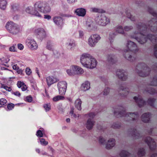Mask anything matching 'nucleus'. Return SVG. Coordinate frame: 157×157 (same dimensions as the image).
<instances>
[{
	"instance_id": "nucleus-44",
	"label": "nucleus",
	"mask_w": 157,
	"mask_h": 157,
	"mask_svg": "<svg viewBox=\"0 0 157 157\" xmlns=\"http://www.w3.org/2000/svg\"><path fill=\"white\" fill-rule=\"evenodd\" d=\"M69 48L71 49H73V48L75 46V41L73 40H71L69 41Z\"/></svg>"
},
{
	"instance_id": "nucleus-36",
	"label": "nucleus",
	"mask_w": 157,
	"mask_h": 157,
	"mask_svg": "<svg viewBox=\"0 0 157 157\" xmlns=\"http://www.w3.org/2000/svg\"><path fill=\"white\" fill-rule=\"evenodd\" d=\"M148 11L151 14L157 19V13L154 11L150 7H148Z\"/></svg>"
},
{
	"instance_id": "nucleus-47",
	"label": "nucleus",
	"mask_w": 157,
	"mask_h": 157,
	"mask_svg": "<svg viewBox=\"0 0 157 157\" xmlns=\"http://www.w3.org/2000/svg\"><path fill=\"white\" fill-rule=\"evenodd\" d=\"M121 127V124L118 123H114L112 125V127L114 128H118Z\"/></svg>"
},
{
	"instance_id": "nucleus-5",
	"label": "nucleus",
	"mask_w": 157,
	"mask_h": 157,
	"mask_svg": "<svg viewBox=\"0 0 157 157\" xmlns=\"http://www.w3.org/2000/svg\"><path fill=\"white\" fill-rule=\"evenodd\" d=\"M136 71L140 76L145 77L149 75L151 70L145 63H140L136 66Z\"/></svg>"
},
{
	"instance_id": "nucleus-58",
	"label": "nucleus",
	"mask_w": 157,
	"mask_h": 157,
	"mask_svg": "<svg viewBox=\"0 0 157 157\" xmlns=\"http://www.w3.org/2000/svg\"><path fill=\"white\" fill-rule=\"evenodd\" d=\"M154 55L156 58H157V44L155 45L154 47Z\"/></svg>"
},
{
	"instance_id": "nucleus-17",
	"label": "nucleus",
	"mask_w": 157,
	"mask_h": 157,
	"mask_svg": "<svg viewBox=\"0 0 157 157\" xmlns=\"http://www.w3.org/2000/svg\"><path fill=\"white\" fill-rule=\"evenodd\" d=\"M59 80L56 76H49L46 78V81L48 86L49 87L52 85L58 82Z\"/></svg>"
},
{
	"instance_id": "nucleus-6",
	"label": "nucleus",
	"mask_w": 157,
	"mask_h": 157,
	"mask_svg": "<svg viewBox=\"0 0 157 157\" xmlns=\"http://www.w3.org/2000/svg\"><path fill=\"white\" fill-rule=\"evenodd\" d=\"M34 7L36 10L44 13H48L51 11L50 7L44 1L36 2L34 5Z\"/></svg>"
},
{
	"instance_id": "nucleus-46",
	"label": "nucleus",
	"mask_w": 157,
	"mask_h": 157,
	"mask_svg": "<svg viewBox=\"0 0 157 157\" xmlns=\"http://www.w3.org/2000/svg\"><path fill=\"white\" fill-rule=\"evenodd\" d=\"M24 100L26 101L31 102L33 101V98L31 95H29L26 97Z\"/></svg>"
},
{
	"instance_id": "nucleus-40",
	"label": "nucleus",
	"mask_w": 157,
	"mask_h": 157,
	"mask_svg": "<svg viewBox=\"0 0 157 157\" xmlns=\"http://www.w3.org/2000/svg\"><path fill=\"white\" fill-rule=\"evenodd\" d=\"M150 85L153 86H156L157 85V76H155L153 78L152 81L150 83Z\"/></svg>"
},
{
	"instance_id": "nucleus-20",
	"label": "nucleus",
	"mask_w": 157,
	"mask_h": 157,
	"mask_svg": "<svg viewBox=\"0 0 157 157\" xmlns=\"http://www.w3.org/2000/svg\"><path fill=\"white\" fill-rule=\"evenodd\" d=\"M53 20L54 23L58 26H60L63 23V20L60 16H55L53 18Z\"/></svg>"
},
{
	"instance_id": "nucleus-3",
	"label": "nucleus",
	"mask_w": 157,
	"mask_h": 157,
	"mask_svg": "<svg viewBox=\"0 0 157 157\" xmlns=\"http://www.w3.org/2000/svg\"><path fill=\"white\" fill-rule=\"evenodd\" d=\"M117 109L118 110L114 111V113L115 115L117 117H124L127 118L128 121H134L138 119L139 115L137 112L126 113L125 109L122 106H118Z\"/></svg>"
},
{
	"instance_id": "nucleus-31",
	"label": "nucleus",
	"mask_w": 157,
	"mask_h": 157,
	"mask_svg": "<svg viewBox=\"0 0 157 157\" xmlns=\"http://www.w3.org/2000/svg\"><path fill=\"white\" fill-rule=\"evenodd\" d=\"M145 91H146V92L151 94H155L156 92V90L153 88L151 87L147 88Z\"/></svg>"
},
{
	"instance_id": "nucleus-45",
	"label": "nucleus",
	"mask_w": 157,
	"mask_h": 157,
	"mask_svg": "<svg viewBox=\"0 0 157 157\" xmlns=\"http://www.w3.org/2000/svg\"><path fill=\"white\" fill-rule=\"evenodd\" d=\"M15 106L14 104L12 103L8 104L7 105V108L8 110H10L13 109Z\"/></svg>"
},
{
	"instance_id": "nucleus-53",
	"label": "nucleus",
	"mask_w": 157,
	"mask_h": 157,
	"mask_svg": "<svg viewBox=\"0 0 157 157\" xmlns=\"http://www.w3.org/2000/svg\"><path fill=\"white\" fill-rule=\"evenodd\" d=\"M52 45L51 44L50 41H48L46 46L47 48L49 50H52Z\"/></svg>"
},
{
	"instance_id": "nucleus-2",
	"label": "nucleus",
	"mask_w": 157,
	"mask_h": 157,
	"mask_svg": "<svg viewBox=\"0 0 157 157\" xmlns=\"http://www.w3.org/2000/svg\"><path fill=\"white\" fill-rule=\"evenodd\" d=\"M127 47L128 49L124 50V57L127 60L132 62L136 59V53L138 49L136 44L131 41H128Z\"/></svg>"
},
{
	"instance_id": "nucleus-52",
	"label": "nucleus",
	"mask_w": 157,
	"mask_h": 157,
	"mask_svg": "<svg viewBox=\"0 0 157 157\" xmlns=\"http://www.w3.org/2000/svg\"><path fill=\"white\" fill-rule=\"evenodd\" d=\"M25 72L27 75H29L31 74L32 71L30 68L27 67L25 69Z\"/></svg>"
},
{
	"instance_id": "nucleus-21",
	"label": "nucleus",
	"mask_w": 157,
	"mask_h": 157,
	"mask_svg": "<svg viewBox=\"0 0 157 157\" xmlns=\"http://www.w3.org/2000/svg\"><path fill=\"white\" fill-rule=\"evenodd\" d=\"M86 11L83 8H78L75 11V13L79 16L83 17L86 14Z\"/></svg>"
},
{
	"instance_id": "nucleus-12",
	"label": "nucleus",
	"mask_w": 157,
	"mask_h": 157,
	"mask_svg": "<svg viewBox=\"0 0 157 157\" xmlns=\"http://www.w3.org/2000/svg\"><path fill=\"white\" fill-rule=\"evenodd\" d=\"M34 34L37 38L40 40H43L46 36V32L43 28H39L35 29Z\"/></svg>"
},
{
	"instance_id": "nucleus-34",
	"label": "nucleus",
	"mask_w": 157,
	"mask_h": 157,
	"mask_svg": "<svg viewBox=\"0 0 157 157\" xmlns=\"http://www.w3.org/2000/svg\"><path fill=\"white\" fill-rule=\"evenodd\" d=\"M64 99V97L61 95H58L54 97L53 100L54 101H57L60 100H63Z\"/></svg>"
},
{
	"instance_id": "nucleus-18",
	"label": "nucleus",
	"mask_w": 157,
	"mask_h": 157,
	"mask_svg": "<svg viewBox=\"0 0 157 157\" xmlns=\"http://www.w3.org/2000/svg\"><path fill=\"white\" fill-rule=\"evenodd\" d=\"M27 45L32 50L36 49L38 46L36 41L33 39L28 40L26 42Z\"/></svg>"
},
{
	"instance_id": "nucleus-24",
	"label": "nucleus",
	"mask_w": 157,
	"mask_h": 157,
	"mask_svg": "<svg viewBox=\"0 0 157 157\" xmlns=\"http://www.w3.org/2000/svg\"><path fill=\"white\" fill-rule=\"evenodd\" d=\"M107 60L110 64L115 63L117 61L115 56L113 55H109L107 57Z\"/></svg>"
},
{
	"instance_id": "nucleus-37",
	"label": "nucleus",
	"mask_w": 157,
	"mask_h": 157,
	"mask_svg": "<svg viewBox=\"0 0 157 157\" xmlns=\"http://www.w3.org/2000/svg\"><path fill=\"white\" fill-rule=\"evenodd\" d=\"M145 149L144 148H140L138 152V154L140 156H142L145 154Z\"/></svg>"
},
{
	"instance_id": "nucleus-56",
	"label": "nucleus",
	"mask_w": 157,
	"mask_h": 157,
	"mask_svg": "<svg viewBox=\"0 0 157 157\" xmlns=\"http://www.w3.org/2000/svg\"><path fill=\"white\" fill-rule=\"evenodd\" d=\"M25 84V83L23 82H22L21 81H18L17 83V86L19 88H21V87L24 86Z\"/></svg>"
},
{
	"instance_id": "nucleus-26",
	"label": "nucleus",
	"mask_w": 157,
	"mask_h": 157,
	"mask_svg": "<svg viewBox=\"0 0 157 157\" xmlns=\"http://www.w3.org/2000/svg\"><path fill=\"white\" fill-rule=\"evenodd\" d=\"M90 87V82L88 81H86L83 83L81 86L82 90L84 91H86Z\"/></svg>"
},
{
	"instance_id": "nucleus-61",
	"label": "nucleus",
	"mask_w": 157,
	"mask_h": 157,
	"mask_svg": "<svg viewBox=\"0 0 157 157\" xmlns=\"http://www.w3.org/2000/svg\"><path fill=\"white\" fill-rule=\"evenodd\" d=\"M9 50L11 52H15V47L14 46H13L9 48Z\"/></svg>"
},
{
	"instance_id": "nucleus-27",
	"label": "nucleus",
	"mask_w": 157,
	"mask_h": 157,
	"mask_svg": "<svg viewBox=\"0 0 157 157\" xmlns=\"http://www.w3.org/2000/svg\"><path fill=\"white\" fill-rule=\"evenodd\" d=\"M82 102L80 99H77L75 101V107L78 110H81L82 109Z\"/></svg>"
},
{
	"instance_id": "nucleus-1",
	"label": "nucleus",
	"mask_w": 157,
	"mask_h": 157,
	"mask_svg": "<svg viewBox=\"0 0 157 157\" xmlns=\"http://www.w3.org/2000/svg\"><path fill=\"white\" fill-rule=\"evenodd\" d=\"M136 27L138 31L137 33L135 32L131 38L136 39L141 44L146 43L148 40L151 42H156L157 40L156 36L148 34L150 31L155 32L157 31V21L156 19L153 18L148 22L147 25L142 23H139L136 25Z\"/></svg>"
},
{
	"instance_id": "nucleus-60",
	"label": "nucleus",
	"mask_w": 157,
	"mask_h": 157,
	"mask_svg": "<svg viewBox=\"0 0 157 157\" xmlns=\"http://www.w3.org/2000/svg\"><path fill=\"white\" fill-rule=\"evenodd\" d=\"M17 47L18 49L21 50H22L24 48L23 45L21 44H18L17 45Z\"/></svg>"
},
{
	"instance_id": "nucleus-35",
	"label": "nucleus",
	"mask_w": 157,
	"mask_h": 157,
	"mask_svg": "<svg viewBox=\"0 0 157 157\" xmlns=\"http://www.w3.org/2000/svg\"><path fill=\"white\" fill-rule=\"evenodd\" d=\"M116 33H111L109 35V39L110 41V43L112 44L113 42L114 39L115 35H116Z\"/></svg>"
},
{
	"instance_id": "nucleus-15",
	"label": "nucleus",
	"mask_w": 157,
	"mask_h": 157,
	"mask_svg": "<svg viewBox=\"0 0 157 157\" xmlns=\"http://www.w3.org/2000/svg\"><path fill=\"white\" fill-rule=\"evenodd\" d=\"M25 12L35 16L36 17H41V15L36 10L35 8H33L31 6H28L25 10Z\"/></svg>"
},
{
	"instance_id": "nucleus-55",
	"label": "nucleus",
	"mask_w": 157,
	"mask_h": 157,
	"mask_svg": "<svg viewBox=\"0 0 157 157\" xmlns=\"http://www.w3.org/2000/svg\"><path fill=\"white\" fill-rule=\"evenodd\" d=\"M110 89L109 88H105L103 92L104 95H107L109 93Z\"/></svg>"
},
{
	"instance_id": "nucleus-22",
	"label": "nucleus",
	"mask_w": 157,
	"mask_h": 157,
	"mask_svg": "<svg viewBox=\"0 0 157 157\" xmlns=\"http://www.w3.org/2000/svg\"><path fill=\"white\" fill-rule=\"evenodd\" d=\"M151 117V114L149 113H144L142 115L141 118L142 121L144 123L148 122Z\"/></svg>"
},
{
	"instance_id": "nucleus-50",
	"label": "nucleus",
	"mask_w": 157,
	"mask_h": 157,
	"mask_svg": "<svg viewBox=\"0 0 157 157\" xmlns=\"http://www.w3.org/2000/svg\"><path fill=\"white\" fill-rule=\"evenodd\" d=\"M153 70L155 73H156L157 72V63H155L153 65L151 71Z\"/></svg>"
},
{
	"instance_id": "nucleus-59",
	"label": "nucleus",
	"mask_w": 157,
	"mask_h": 157,
	"mask_svg": "<svg viewBox=\"0 0 157 157\" xmlns=\"http://www.w3.org/2000/svg\"><path fill=\"white\" fill-rule=\"evenodd\" d=\"M133 27L132 26H125L124 27V30L126 31H128L132 29Z\"/></svg>"
},
{
	"instance_id": "nucleus-13",
	"label": "nucleus",
	"mask_w": 157,
	"mask_h": 157,
	"mask_svg": "<svg viewBox=\"0 0 157 157\" xmlns=\"http://www.w3.org/2000/svg\"><path fill=\"white\" fill-rule=\"evenodd\" d=\"M88 116L90 118L87 121L86 127L88 129L90 130L93 128L94 124V122L93 119L95 116V114L93 113H90L88 114Z\"/></svg>"
},
{
	"instance_id": "nucleus-62",
	"label": "nucleus",
	"mask_w": 157,
	"mask_h": 157,
	"mask_svg": "<svg viewBox=\"0 0 157 157\" xmlns=\"http://www.w3.org/2000/svg\"><path fill=\"white\" fill-rule=\"evenodd\" d=\"M13 69L15 70L16 71L18 70L19 69V67L17 65V64L14 65L13 66Z\"/></svg>"
},
{
	"instance_id": "nucleus-41",
	"label": "nucleus",
	"mask_w": 157,
	"mask_h": 157,
	"mask_svg": "<svg viewBox=\"0 0 157 157\" xmlns=\"http://www.w3.org/2000/svg\"><path fill=\"white\" fill-rule=\"evenodd\" d=\"M1 88H3L6 90V91L10 92L12 90V89L11 87H8L7 86L1 83Z\"/></svg>"
},
{
	"instance_id": "nucleus-38",
	"label": "nucleus",
	"mask_w": 157,
	"mask_h": 157,
	"mask_svg": "<svg viewBox=\"0 0 157 157\" xmlns=\"http://www.w3.org/2000/svg\"><path fill=\"white\" fill-rule=\"evenodd\" d=\"M91 10L93 12H98L99 13H104L105 11L102 9H98L96 8H92L91 9Z\"/></svg>"
},
{
	"instance_id": "nucleus-25",
	"label": "nucleus",
	"mask_w": 157,
	"mask_h": 157,
	"mask_svg": "<svg viewBox=\"0 0 157 157\" xmlns=\"http://www.w3.org/2000/svg\"><path fill=\"white\" fill-rule=\"evenodd\" d=\"M120 89V92H121V90L122 91V93H120L121 95L122 96H126L128 94L129 90L128 88H124V86H121Z\"/></svg>"
},
{
	"instance_id": "nucleus-11",
	"label": "nucleus",
	"mask_w": 157,
	"mask_h": 157,
	"mask_svg": "<svg viewBox=\"0 0 157 157\" xmlns=\"http://www.w3.org/2000/svg\"><path fill=\"white\" fill-rule=\"evenodd\" d=\"M145 142L149 146L150 150L153 151L156 147V143L154 139L150 136H147L145 139Z\"/></svg>"
},
{
	"instance_id": "nucleus-29",
	"label": "nucleus",
	"mask_w": 157,
	"mask_h": 157,
	"mask_svg": "<svg viewBox=\"0 0 157 157\" xmlns=\"http://www.w3.org/2000/svg\"><path fill=\"white\" fill-rule=\"evenodd\" d=\"M132 132V136L136 138L139 139L141 137L140 134L137 131L136 129H133Z\"/></svg>"
},
{
	"instance_id": "nucleus-39",
	"label": "nucleus",
	"mask_w": 157,
	"mask_h": 157,
	"mask_svg": "<svg viewBox=\"0 0 157 157\" xmlns=\"http://www.w3.org/2000/svg\"><path fill=\"white\" fill-rule=\"evenodd\" d=\"M155 99L154 98H149L147 100V103L148 105L154 107V103L155 101Z\"/></svg>"
},
{
	"instance_id": "nucleus-19",
	"label": "nucleus",
	"mask_w": 157,
	"mask_h": 157,
	"mask_svg": "<svg viewBox=\"0 0 157 157\" xmlns=\"http://www.w3.org/2000/svg\"><path fill=\"white\" fill-rule=\"evenodd\" d=\"M133 99L135 100L136 102L140 107H141L146 105V101L142 98H138L137 97L135 96L134 97Z\"/></svg>"
},
{
	"instance_id": "nucleus-54",
	"label": "nucleus",
	"mask_w": 157,
	"mask_h": 157,
	"mask_svg": "<svg viewBox=\"0 0 157 157\" xmlns=\"http://www.w3.org/2000/svg\"><path fill=\"white\" fill-rule=\"evenodd\" d=\"M99 142L100 143L104 144L106 143V141L101 136L100 137L99 140Z\"/></svg>"
},
{
	"instance_id": "nucleus-30",
	"label": "nucleus",
	"mask_w": 157,
	"mask_h": 157,
	"mask_svg": "<svg viewBox=\"0 0 157 157\" xmlns=\"http://www.w3.org/2000/svg\"><path fill=\"white\" fill-rule=\"evenodd\" d=\"M7 2L6 0H0V8L4 10L6 8Z\"/></svg>"
},
{
	"instance_id": "nucleus-64",
	"label": "nucleus",
	"mask_w": 157,
	"mask_h": 157,
	"mask_svg": "<svg viewBox=\"0 0 157 157\" xmlns=\"http://www.w3.org/2000/svg\"><path fill=\"white\" fill-rule=\"evenodd\" d=\"M51 18V16L47 14V15H44V18L45 19H46L48 20H49Z\"/></svg>"
},
{
	"instance_id": "nucleus-42",
	"label": "nucleus",
	"mask_w": 157,
	"mask_h": 157,
	"mask_svg": "<svg viewBox=\"0 0 157 157\" xmlns=\"http://www.w3.org/2000/svg\"><path fill=\"white\" fill-rule=\"evenodd\" d=\"M46 112L49 111L51 109V106L50 103L45 104L43 106Z\"/></svg>"
},
{
	"instance_id": "nucleus-49",
	"label": "nucleus",
	"mask_w": 157,
	"mask_h": 157,
	"mask_svg": "<svg viewBox=\"0 0 157 157\" xmlns=\"http://www.w3.org/2000/svg\"><path fill=\"white\" fill-rule=\"evenodd\" d=\"M36 135L37 136L40 137H43V134L42 132L40 130H38L37 131Z\"/></svg>"
},
{
	"instance_id": "nucleus-43",
	"label": "nucleus",
	"mask_w": 157,
	"mask_h": 157,
	"mask_svg": "<svg viewBox=\"0 0 157 157\" xmlns=\"http://www.w3.org/2000/svg\"><path fill=\"white\" fill-rule=\"evenodd\" d=\"M116 31L118 33L122 34L124 33V29H123L122 27L121 26H119L117 27L116 29Z\"/></svg>"
},
{
	"instance_id": "nucleus-33",
	"label": "nucleus",
	"mask_w": 157,
	"mask_h": 157,
	"mask_svg": "<svg viewBox=\"0 0 157 157\" xmlns=\"http://www.w3.org/2000/svg\"><path fill=\"white\" fill-rule=\"evenodd\" d=\"M130 154L127 151L123 150L120 154V155L121 157H127L129 156Z\"/></svg>"
},
{
	"instance_id": "nucleus-63",
	"label": "nucleus",
	"mask_w": 157,
	"mask_h": 157,
	"mask_svg": "<svg viewBox=\"0 0 157 157\" xmlns=\"http://www.w3.org/2000/svg\"><path fill=\"white\" fill-rule=\"evenodd\" d=\"M13 94L16 96H18V97H20L21 96V94L19 91H16L14 92Z\"/></svg>"
},
{
	"instance_id": "nucleus-16",
	"label": "nucleus",
	"mask_w": 157,
	"mask_h": 157,
	"mask_svg": "<svg viewBox=\"0 0 157 157\" xmlns=\"http://www.w3.org/2000/svg\"><path fill=\"white\" fill-rule=\"evenodd\" d=\"M116 75L122 81L126 80L128 78L127 72L122 69L117 70Z\"/></svg>"
},
{
	"instance_id": "nucleus-28",
	"label": "nucleus",
	"mask_w": 157,
	"mask_h": 157,
	"mask_svg": "<svg viewBox=\"0 0 157 157\" xmlns=\"http://www.w3.org/2000/svg\"><path fill=\"white\" fill-rule=\"evenodd\" d=\"M126 16L128 18H129L132 21H134L135 20V17L134 16H133L130 13V11L129 10H125V12Z\"/></svg>"
},
{
	"instance_id": "nucleus-10",
	"label": "nucleus",
	"mask_w": 157,
	"mask_h": 157,
	"mask_svg": "<svg viewBox=\"0 0 157 157\" xmlns=\"http://www.w3.org/2000/svg\"><path fill=\"white\" fill-rule=\"evenodd\" d=\"M67 84L65 81H61L59 82L57 84L59 94L61 95L65 94Z\"/></svg>"
},
{
	"instance_id": "nucleus-7",
	"label": "nucleus",
	"mask_w": 157,
	"mask_h": 157,
	"mask_svg": "<svg viewBox=\"0 0 157 157\" xmlns=\"http://www.w3.org/2000/svg\"><path fill=\"white\" fill-rule=\"evenodd\" d=\"M6 27L9 32L13 34H16L19 31V28L17 25L13 22H8Z\"/></svg>"
},
{
	"instance_id": "nucleus-51",
	"label": "nucleus",
	"mask_w": 157,
	"mask_h": 157,
	"mask_svg": "<svg viewBox=\"0 0 157 157\" xmlns=\"http://www.w3.org/2000/svg\"><path fill=\"white\" fill-rule=\"evenodd\" d=\"M7 100L5 98H2L0 99V105H4L7 102Z\"/></svg>"
},
{
	"instance_id": "nucleus-4",
	"label": "nucleus",
	"mask_w": 157,
	"mask_h": 157,
	"mask_svg": "<svg viewBox=\"0 0 157 157\" xmlns=\"http://www.w3.org/2000/svg\"><path fill=\"white\" fill-rule=\"evenodd\" d=\"M80 62L83 66L86 68H93L97 65V61L90 54H83L80 58Z\"/></svg>"
},
{
	"instance_id": "nucleus-57",
	"label": "nucleus",
	"mask_w": 157,
	"mask_h": 157,
	"mask_svg": "<svg viewBox=\"0 0 157 157\" xmlns=\"http://www.w3.org/2000/svg\"><path fill=\"white\" fill-rule=\"evenodd\" d=\"M70 113L71 114V116L73 117L74 118H76L77 117V116L76 115L75 113H74V111L73 109H71ZM77 115V117H79L78 115V114Z\"/></svg>"
},
{
	"instance_id": "nucleus-14",
	"label": "nucleus",
	"mask_w": 157,
	"mask_h": 157,
	"mask_svg": "<svg viewBox=\"0 0 157 157\" xmlns=\"http://www.w3.org/2000/svg\"><path fill=\"white\" fill-rule=\"evenodd\" d=\"M83 69L81 67L76 66H71L69 70V75H74L75 74H82L83 73Z\"/></svg>"
},
{
	"instance_id": "nucleus-48",
	"label": "nucleus",
	"mask_w": 157,
	"mask_h": 157,
	"mask_svg": "<svg viewBox=\"0 0 157 157\" xmlns=\"http://www.w3.org/2000/svg\"><path fill=\"white\" fill-rule=\"evenodd\" d=\"M40 144L43 145H47L48 144V143L47 141H46L45 140L44 138L40 139Z\"/></svg>"
},
{
	"instance_id": "nucleus-32",
	"label": "nucleus",
	"mask_w": 157,
	"mask_h": 157,
	"mask_svg": "<svg viewBox=\"0 0 157 157\" xmlns=\"http://www.w3.org/2000/svg\"><path fill=\"white\" fill-rule=\"evenodd\" d=\"M86 25L88 28L90 30H93L94 27V23L92 21H87L86 22Z\"/></svg>"
},
{
	"instance_id": "nucleus-9",
	"label": "nucleus",
	"mask_w": 157,
	"mask_h": 157,
	"mask_svg": "<svg viewBox=\"0 0 157 157\" xmlns=\"http://www.w3.org/2000/svg\"><path fill=\"white\" fill-rule=\"evenodd\" d=\"M101 38V37L98 34H92L88 39V44L91 47H94Z\"/></svg>"
},
{
	"instance_id": "nucleus-23",
	"label": "nucleus",
	"mask_w": 157,
	"mask_h": 157,
	"mask_svg": "<svg viewBox=\"0 0 157 157\" xmlns=\"http://www.w3.org/2000/svg\"><path fill=\"white\" fill-rule=\"evenodd\" d=\"M115 141L114 139H110L108 141L106 144V148L108 149H109L114 147L115 145Z\"/></svg>"
},
{
	"instance_id": "nucleus-8",
	"label": "nucleus",
	"mask_w": 157,
	"mask_h": 157,
	"mask_svg": "<svg viewBox=\"0 0 157 157\" xmlns=\"http://www.w3.org/2000/svg\"><path fill=\"white\" fill-rule=\"evenodd\" d=\"M95 20L98 24L102 26L106 25L110 22L109 19L102 13L99 14L96 18Z\"/></svg>"
}]
</instances>
